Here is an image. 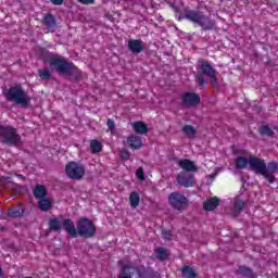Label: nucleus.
Masks as SVG:
<instances>
[{
	"instance_id": "nucleus-11",
	"label": "nucleus",
	"mask_w": 278,
	"mask_h": 278,
	"mask_svg": "<svg viewBox=\"0 0 278 278\" xmlns=\"http://www.w3.org/2000/svg\"><path fill=\"white\" fill-rule=\"evenodd\" d=\"M179 168L182 170H186V173H197L199 170V167H197V164L193 161H190L188 159H182L177 162Z\"/></svg>"
},
{
	"instance_id": "nucleus-41",
	"label": "nucleus",
	"mask_w": 278,
	"mask_h": 278,
	"mask_svg": "<svg viewBox=\"0 0 278 278\" xmlns=\"http://www.w3.org/2000/svg\"><path fill=\"white\" fill-rule=\"evenodd\" d=\"M17 179H21L22 181L25 179V177H23V175H16Z\"/></svg>"
},
{
	"instance_id": "nucleus-39",
	"label": "nucleus",
	"mask_w": 278,
	"mask_h": 278,
	"mask_svg": "<svg viewBox=\"0 0 278 278\" xmlns=\"http://www.w3.org/2000/svg\"><path fill=\"white\" fill-rule=\"evenodd\" d=\"M51 2H52L54 5H62V3H64V0H51Z\"/></svg>"
},
{
	"instance_id": "nucleus-34",
	"label": "nucleus",
	"mask_w": 278,
	"mask_h": 278,
	"mask_svg": "<svg viewBox=\"0 0 278 278\" xmlns=\"http://www.w3.org/2000/svg\"><path fill=\"white\" fill-rule=\"evenodd\" d=\"M136 176H137V179H139L140 181H143L144 180V169H142V167H139L137 169Z\"/></svg>"
},
{
	"instance_id": "nucleus-3",
	"label": "nucleus",
	"mask_w": 278,
	"mask_h": 278,
	"mask_svg": "<svg viewBox=\"0 0 278 278\" xmlns=\"http://www.w3.org/2000/svg\"><path fill=\"white\" fill-rule=\"evenodd\" d=\"M65 175L74 181H79L86 175V167L81 163L70 162L65 165Z\"/></svg>"
},
{
	"instance_id": "nucleus-6",
	"label": "nucleus",
	"mask_w": 278,
	"mask_h": 278,
	"mask_svg": "<svg viewBox=\"0 0 278 278\" xmlns=\"http://www.w3.org/2000/svg\"><path fill=\"white\" fill-rule=\"evenodd\" d=\"M0 136H3L5 144H15L16 147L21 144V137L16 135V130L10 126H0Z\"/></svg>"
},
{
	"instance_id": "nucleus-31",
	"label": "nucleus",
	"mask_w": 278,
	"mask_h": 278,
	"mask_svg": "<svg viewBox=\"0 0 278 278\" xmlns=\"http://www.w3.org/2000/svg\"><path fill=\"white\" fill-rule=\"evenodd\" d=\"M242 207H244V202L237 200L235 202V214H240V212H242Z\"/></svg>"
},
{
	"instance_id": "nucleus-4",
	"label": "nucleus",
	"mask_w": 278,
	"mask_h": 278,
	"mask_svg": "<svg viewBox=\"0 0 278 278\" xmlns=\"http://www.w3.org/2000/svg\"><path fill=\"white\" fill-rule=\"evenodd\" d=\"M77 236L83 238H92L97 233V227L89 218L83 217L77 222Z\"/></svg>"
},
{
	"instance_id": "nucleus-10",
	"label": "nucleus",
	"mask_w": 278,
	"mask_h": 278,
	"mask_svg": "<svg viewBox=\"0 0 278 278\" xmlns=\"http://www.w3.org/2000/svg\"><path fill=\"white\" fill-rule=\"evenodd\" d=\"M199 66L201 71L204 73V75H207L211 79H213V84H216V70L212 67L210 62L205 60H200L199 61Z\"/></svg>"
},
{
	"instance_id": "nucleus-19",
	"label": "nucleus",
	"mask_w": 278,
	"mask_h": 278,
	"mask_svg": "<svg viewBox=\"0 0 278 278\" xmlns=\"http://www.w3.org/2000/svg\"><path fill=\"white\" fill-rule=\"evenodd\" d=\"M132 129L135 134L144 135L149 132V127H147V124H144V122L132 123Z\"/></svg>"
},
{
	"instance_id": "nucleus-36",
	"label": "nucleus",
	"mask_w": 278,
	"mask_h": 278,
	"mask_svg": "<svg viewBox=\"0 0 278 278\" xmlns=\"http://www.w3.org/2000/svg\"><path fill=\"white\" fill-rule=\"evenodd\" d=\"M239 273H240V275H251V269H249L247 267H240Z\"/></svg>"
},
{
	"instance_id": "nucleus-32",
	"label": "nucleus",
	"mask_w": 278,
	"mask_h": 278,
	"mask_svg": "<svg viewBox=\"0 0 278 278\" xmlns=\"http://www.w3.org/2000/svg\"><path fill=\"white\" fill-rule=\"evenodd\" d=\"M39 77L42 79H49L51 77V72L47 68L39 71Z\"/></svg>"
},
{
	"instance_id": "nucleus-33",
	"label": "nucleus",
	"mask_w": 278,
	"mask_h": 278,
	"mask_svg": "<svg viewBox=\"0 0 278 278\" xmlns=\"http://www.w3.org/2000/svg\"><path fill=\"white\" fill-rule=\"evenodd\" d=\"M261 134L263 136H273V130L268 126L261 127Z\"/></svg>"
},
{
	"instance_id": "nucleus-23",
	"label": "nucleus",
	"mask_w": 278,
	"mask_h": 278,
	"mask_svg": "<svg viewBox=\"0 0 278 278\" xmlns=\"http://www.w3.org/2000/svg\"><path fill=\"white\" fill-rule=\"evenodd\" d=\"M62 226H63V223L60 222L58 218L55 217H51L50 220H49V227L52 231H60L62 230Z\"/></svg>"
},
{
	"instance_id": "nucleus-38",
	"label": "nucleus",
	"mask_w": 278,
	"mask_h": 278,
	"mask_svg": "<svg viewBox=\"0 0 278 278\" xmlns=\"http://www.w3.org/2000/svg\"><path fill=\"white\" fill-rule=\"evenodd\" d=\"M80 3H84V5H90V3H94V0H79Z\"/></svg>"
},
{
	"instance_id": "nucleus-42",
	"label": "nucleus",
	"mask_w": 278,
	"mask_h": 278,
	"mask_svg": "<svg viewBox=\"0 0 278 278\" xmlns=\"http://www.w3.org/2000/svg\"><path fill=\"white\" fill-rule=\"evenodd\" d=\"M10 179H12L11 177H2L3 181H10Z\"/></svg>"
},
{
	"instance_id": "nucleus-37",
	"label": "nucleus",
	"mask_w": 278,
	"mask_h": 278,
	"mask_svg": "<svg viewBox=\"0 0 278 278\" xmlns=\"http://www.w3.org/2000/svg\"><path fill=\"white\" fill-rule=\"evenodd\" d=\"M106 125H108V127H109V129H110L111 131H113V130H114V121H112V119H108Z\"/></svg>"
},
{
	"instance_id": "nucleus-44",
	"label": "nucleus",
	"mask_w": 278,
	"mask_h": 278,
	"mask_svg": "<svg viewBox=\"0 0 278 278\" xmlns=\"http://www.w3.org/2000/svg\"><path fill=\"white\" fill-rule=\"evenodd\" d=\"M200 84H203V78H200Z\"/></svg>"
},
{
	"instance_id": "nucleus-8",
	"label": "nucleus",
	"mask_w": 278,
	"mask_h": 278,
	"mask_svg": "<svg viewBox=\"0 0 278 278\" xmlns=\"http://www.w3.org/2000/svg\"><path fill=\"white\" fill-rule=\"evenodd\" d=\"M177 182L179 186H182V188H192L197 184V180L194 179V175L180 172L177 175Z\"/></svg>"
},
{
	"instance_id": "nucleus-9",
	"label": "nucleus",
	"mask_w": 278,
	"mask_h": 278,
	"mask_svg": "<svg viewBox=\"0 0 278 278\" xmlns=\"http://www.w3.org/2000/svg\"><path fill=\"white\" fill-rule=\"evenodd\" d=\"M118 278H144V275L131 265H124Z\"/></svg>"
},
{
	"instance_id": "nucleus-17",
	"label": "nucleus",
	"mask_w": 278,
	"mask_h": 278,
	"mask_svg": "<svg viewBox=\"0 0 278 278\" xmlns=\"http://www.w3.org/2000/svg\"><path fill=\"white\" fill-rule=\"evenodd\" d=\"M72 238H77V229H75V224L71 219H64L62 226Z\"/></svg>"
},
{
	"instance_id": "nucleus-2",
	"label": "nucleus",
	"mask_w": 278,
	"mask_h": 278,
	"mask_svg": "<svg viewBox=\"0 0 278 278\" xmlns=\"http://www.w3.org/2000/svg\"><path fill=\"white\" fill-rule=\"evenodd\" d=\"M7 100L16 103L17 105H22V108H27L30 101L29 96H27L21 86L11 87L7 93Z\"/></svg>"
},
{
	"instance_id": "nucleus-29",
	"label": "nucleus",
	"mask_w": 278,
	"mask_h": 278,
	"mask_svg": "<svg viewBox=\"0 0 278 278\" xmlns=\"http://www.w3.org/2000/svg\"><path fill=\"white\" fill-rule=\"evenodd\" d=\"M156 257L159 260H166V257H168V252H166L164 248H159L156 250Z\"/></svg>"
},
{
	"instance_id": "nucleus-14",
	"label": "nucleus",
	"mask_w": 278,
	"mask_h": 278,
	"mask_svg": "<svg viewBox=\"0 0 278 278\" xmlns=\"http://www.w3.org/2000/svg\"><path fill=\"white\" fill-rule=\"evenodd\" d=\"M278 170V165L275 162H271L268 164V166L266 167V173L267 175H263V177H265L266 179H268L269 184H275V173H277Z\"/></svg>"
},
{
	"instance_id": "nucleus-24",
	"label": "nucleus",
	"mask_w": 278,
	"mask_h": 278,
	"mask_svg": "<svg viewBox=\"0 0 278 278\" xmlns=\"http://www.w3.org/2000/svg\"><path fill=\"white\" fill-rule=\"evenodd\" d=\"M129 203L130 207H138V205H140V194H138L136 191L131 192L129 195Z\"/></svg>"
},
{
	"instance_id": "nucleus-18",
	"label": "nucleus",
	"mask_w": 278,
	"mask_h": 278,
	"mask_svg": "<svg viewBox=\"0 0 278 278\" xmlns=\"http://www.w3.org/2000/svg\"><path fill=\"white\" fill-rule=\"evenodd\" d=\"M53 205V200L50 198H43L41 200H38V207L41 210V212H49Z\"/></svg>"
},
{
	"instance_id": "nucleus-1",
	"label": "nucleus",
	"mask_w": 278,
	"mask_h": 278,
	"mask_svg": "<svg viewBox=\"0 0 278 278\" xmlns=\"http://www.w3.org/2000/svg\"><path fill=\"white\" fill-rule=\"evenodd\" d=\"M42 60L48 62L50 66H53L60 75H73V73H77V67L72 63L66 62L64 56L58 54H51L49 52H45L42 55Z\"/></svg>"
},
{
	"instance_id": "nucleus-5",
	"label": "nucleus",
	"mask_w": 278,
	"mask_h": 278,
	"mask_svg": "<svg viewBox=\"0 0 278 278\" xmlns=\"http://www.w3.org/2000/svg\"><path fill=\"white\" fill-rule=\"evenodd\" d=\"M168 202L174 210H178L179 212H184V210L188 208V198L180 192H173L168 195Z\"/></svg>"
},
{
	"instance_id": "nucleus-26",
	"label": "nucleus",
	"mask_w": 278,
	"mask_h": 278,
	"mask_svg": "<svg viewBox=\"0 0 278 278\" xmlns=\"http://www.w3.org/2000/svg\"><path fill=\"white\" fill-rule=\"evenodd\" d=\"M184 135L188 136V138H194L197 136V129L191 125H187L182 128Z\"/></svg>"
},
{
	"instance_id": "nucleus-15",
	"label": "nucleus",
	"mask_w": 278,
	"mask_h": 278,
	"mask_svg": "<svg viewBox=\"0 0 278 278\" xmlns=\"http://www.w3.org/2000/svg\"><path fill=\"white\" fill-rule=\"evenodd\" d=\"M128 48L131 53H142L144 49V43L142 42V40L132 39L128 41Z\"/></svg>"
},
{
	"instance_id": "nucleus-40",
	"label": "nucleus",
	"mask_w": 278,
	"mask_h": 278,
	"mask_svg": "<svg viewBox=\"0 0 278 278\" xmlns=\"http://www.w3.org/2000/svg\"><path fill=\"white\" fill-rule=\"evenodd\" d=\"M163 236L168 240L170 238V231H163Z\"/></svg>"
},
{
	"instance_id": "nucleus-16",
	"label": "nucleus",
	"mask_w": 278,
	"mask_h": 278,
	"mask_svg": "<svg viewBox=\"0 0 278 278\" xmlns=\"http://www.w3.org/2000/svg\"><path fill=\"white\" fill-rule=\"evenodd\" d=\"M128 146L130 147V149H142V139L139 136L136 135H131L128 137L127 139Z\"/></svg>"
},
{
	"instance_id": "nucleus-12",
	"label": "nucleus",
	"mask_w": 278,
	"mask_h": 278,
	"mask_svg": "<svg viewBox=\"0 0 278 278\" xmlns=\"http://www.w3.org/2000/svg\"><path fill=\"white\" fill-rule=\"evenodd\" d=\"M249 157H251V154L245 152L242 155H239L236 160H235V166L236 168L239 169H244L247 168V166H249Z\"/></svg>"
},
{
	"instance_id": "nucleus-13",
	"label": "nucleus",
	"mask_w": 278,
	"mask_h": 278,
	"mask_svg": "<svg viewBox=\"0 0 278 278\" xmlns=\"http://www.w3.org/2000/svg\"><path fill=\"white\" fill-rule=\"evenodd\" d=\"M199 101H201V99L197 93H186L182 97V102L185 103V105H187V108H192V105H197Z\"/></svg>"
},
{
	"instance_id": "nucleus-22",
	"label": "nucleus",
	"mask_w": 278,
	"mask_h": 278,
	"mask_svg": "<svg viewBox=\"0 0 278 278\" xmlns=\"http://www.w3.org/2000/svg\"><path fill=\"white\" fill-rule=\"evenodd\" d=\"M203 207L204 210H206V212H212L216 210V207H218V198H212L207 200L206 202H204Z\"/></svg>"
},
{
	"instance_id": "nucleus-28",
	"label": "nucleus",
	"mask_w": 278,
	"mask_h": 278,
	"mask_svg": "<svg viewBox=\"0 0 278 278\" xmlns=\"http://www.w3.org/2000/svg\"><path fill=\"white\" fill-rule=\"evenodd\" d=\"M23 214V208L21 207H12L9 211V216L11 218H18V216H21Z\"/></svg>"
},
{
	"instance_id": "nucleus-30",
	"label": "nucleus",
	"mask_w": 278,
	"mask_h": 278,
	"mask_svg": "<svg viewBox=\"0 0 278 278\" xmlns=\"http://www.w3.org/2000/svg\"><path fill=\"white\" fill-rule=\"evenodd\" d=\"M45 25H48V27H53L55 25V20L53 18V15H47L43 18Z\"/></svg>"
},
{
	"instance_id": "nucleus-20",
	"label": "nucleus",
	"mask_w": 278,
	"mask_h": 278,
	"mask_svg": "<svg viewBox=\"0 0 278 278\" xmlns=\"http://www.w3.org/2000/svg\"><path fill=\"white\" fill-rule=\"evenodd\" d=\"M187 18H189V21H192L193 23H199V25H203V21L205 20L203 14L197 13L194 11L187 13Z\"/></svg>"
},
{
	"instance_id": "nucleus-21",
	"label": "nucleus",
	"mask_w": 278,
	"mask_h": 278,
	"mask_svg": "<svg viewBox=\"0 0 278 278\" xmlns=\"http://www.w3.org/2000/svg\"><path fill=\"white\" fill-rule=\"evenodd\" d=\"M34 197L41 201V199H47V188L45 186L38 185L34 189Z\"/></svg>"
},
{
	"instance_id": "nucleus-35",
	"label": "nucleus",
	"mask_w": 278,
	"mask_h": 278,
	"mask_svg": "<svg viewBox=\"0 0 278 278\" xmlns=\"http://www.w3.org/2000/svg\"><path fill=\"white\" fill-rule=\"evenodd\" d=\"M119 155L122 160H129V156H130L129 151L127 150H121Z\"/></svg>"
},
{
	"instance_id": "nucleus-7",
	"label": "nucleus",
	"mask_w": 278,
	"mask_h": 278,
	"mask_svg": "<svg viewBox=\"0 0 278 278\" xmlns=\"http://www.w3.org/2000/svg\"><path fill=\"white\" fill-rule=\"evenodd\" d=\"M249 166L251 170L256 173V175H268L266 172V163L262 159H257V156H253L250 154L249 157Z\"/></svg>"
},
{
	"instance_id": "nucleus-27",
	"label": "nucleus",
	"mask_w": 278,
	"mask_h": 278,
	"mask_svg": "<svg viewBox=\"0 0 278 278\" xmlns=\"http://www.w3.org/2000/svg\"><path fill=\"white\" fill-rule=\"evenodd\" d=\"M182 276L186 278H194L197 277V273H194V269L192 267L185 266L182 268Z\"/></svg>"
},
{
	"instance_id": "nucleus-25",
	"label": "nucleus",
	"mask_w": 278,
	"mask_h": 278,
	"mask_svg": "<svg viewBox=\"0 0 278 278\" xmlns=\"http://www.w3.org/2000/svg\"><path fill=\"white\" fill-rule=\"evenodd\" d=\"M90 149L92 153H101V150L103 149V144H101V141L99 140H91Z\"/></svg>"
},
{
	"instance_id": "nucleus-43",
	"label": "nucleus",
	"mask_w": 278,
	"mask_h": 278,
	"mask_svg": "<svg viewBox=\"0 0 278 278\" xmlns=\"http://www.w3.org/2000/svg\"><path fill=\"white\" fill-rule=\"evenodd\" d=\"M2 276H3V270L0 267V277H2Z\"/></svg>"
}]
</instances>
